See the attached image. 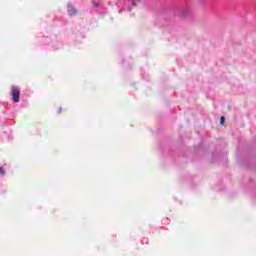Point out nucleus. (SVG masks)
<instances>
[{"label":"nucleus","instance_id":"20e7f679","mask_svg":"<svg viewBox=\"0 0 256 256\" xmlns=\"http://www.w3.org/2000/svg\"><path fill=\"white\" fill-rule=\"evenodd\" d=\"M0 175H5V170L3 169V167H0Z\"/></svg>","mask_w":256,"mask_h":256},{"label":"nucleus","instance_id":"7ed1b4c3","mask_svg":"<svg viewBox=\"0 0 256 256\" xmlns=\"http://www.w3.org/2000/svg\"><path fill=\"white\" fill-rule=\"evenodd\" d=\"M220 123H221L222 125H225V117H224V116H222V117L220 118Z\"/></svg>","mask_w":256,"mask_h":256},{"label":"nucleus","instance_id":"f257e3e1","mask_svg":"<svg viewBox=\"0 0 256 256\" xmlns=\"http://www.w3.org/2000/svg\"><path fill=\"white\" fill-rule=\"evenodd\" d=\"M12 99L14 103H19L20 97H21V91L19 90V87L12 86Z\"/></svg>","mask_w":256,"mask_h":256},{"label":"nucleus","instance_id":"f03ea898","mask_svg":"<svg viewBox=\"0 0 256 256\" xmlns=\"http://www.w3.org/2000/svg\"><path fill=\"white\" fill-rule=\"evenodd\" d=\"M68 13H69L70 17H73V15H77V10L73 6H69Z\"/></svg>","mask_w":256,"mask_h":256}]
</instances>
